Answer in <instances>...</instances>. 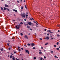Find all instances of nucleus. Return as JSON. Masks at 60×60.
I'll return each mask as SVG.
<instances>
[{"label":"nucleus","instance_id":"13d9d810","mask_svg":"<svg viewBox=\"0 0 60 60\" xmlns=\"http://www.w3.org/2000/svg\"><path fill=\"white\" fill-rule=\"evenodd\" d=\"M23 14H24V15H25V13L23 12Z\"/></svg>","mask_w":60,"mask_h":60},{"label":"nucleus","instance_id":"412c9836","mask_svg":"<svg viewBox=\"0 0 60 60\" xmlns=\"http://www.w3.org/2000/svg\"><path fill=\"white\" fill-rule=\"evenodd\" d=\"M59 44V43L58 42H57L56 43V45H58Z\"/></svg>","mask_w":60,"mask_h":60},{"label":"nucleus","instance_id":"0e129e2a","mask_svg":"<svg viewBox=\"0 0 60 60\" xmlns=\"http://www.w3.org/2000/svg\"><path fill=\"white\" fill-rule=\"evenodd\" d=\"M32 19H33V20H34V19H33V18H32Z\"/></svg>","mask_w":60,"mask_h":60},{"label":"nucleus","instance_id":"a19ab883","mask_svg":"<svg viewBox=\"0 0 60 60\" xmlns=\"http://www.w3.org/2000/svg\"><path fill=\"white\" fill-rule=\"evenodd\" d=\"M21 49H22V50H24V49H23V48H21Z\"/></svg>","mask_w":60,"mask_h":60},{"label":"nucleus","instance_id":"dca6fc26","mask_svg":"<svg viewBox=\"0 0 60 60\" xmlns=\"http://www.w3.org/2000/svg\"><path fill=\"white\" fill-rule=\"evenodd\" d=\"M47 32H51V31L49 30H47Z\"/></svg>","mask_w":60,"mask_h":60},{"label":"nucleus","instance_id":"bf43d9fd","mask_svg":"<svg viewBox=\"0 0 60 60\" xmlns=\"http://www.w3.org/2000/svg\"><path fill=\"white\" fill-rule=\"evenodd\" d=\"M36 24L37 25H38V23H36Z\"/></svg>","mask_w":60,"mask_h":60},{"label":"nucleus","instance_id":"a18cd8bd","mask_svg":"<svg viewBox=\"0 0 60 60\" xmlns=\"http://www.w3.org/2000/svg\"><path fill=\"white\" fill-rule=\"evenodd\" d=\"M44 58H46V56H44Z\"/></svg>","mask_w":60,"mask_h":60},{"label":"nucleus","instance_id":"052dcab7","mask_svg":"<svg viewBox=\"0 0 60 60\" xmlns=\"http://www.w3.org/2000/svg\"><path fill=\"white\" fill-rule=\"evenodd\" d=\"M40 40H42V38H40Z\"/></svg>","mask_w":60,"mask_h":60},{"label":"nucleus","instance_id":"4be33fe9","mask_svg":"<svg viewBox=\"0 0 60 60\" xmlns=\"http://www.w3.org/2000/svg\"><path fill=\"white\" fill-rule=\"evenodd\" d=\"M48 44V43H46L45 44V45H47Z\"/></svg>","mask_w":60,"mask_h":60},{"label":"nucleus","instance_id":"79ce46f5","mask_svg":"<svg viewBox=\"0 0 60 60\" xmlns=\"http://www.w3.org/2000/svg\"><path fill=\"white\" fill-rule=\"evenodd\" d=\"M18 49H20V48L19 46H18Z\"/></svg>","mask_w":60,"mask_h":60},{"label":"nucleus","instance_id":"69168bd1","mask_svg":"<svg viewBox=\"0 0 60 60\" xmlns=\"http://www.w3.org/2000/svg\"><path fill=\"white\" fill-rule=\"evenodd\" d=\"M13 21H15V20H13Z\"/></svg>","mask_w":60,"mask_h":60},{"label":"nucleus","instance_id":"7ed1b4c3","mask_svg":"<svg viewBox=\"0 0 60 60\" xmlns=\"http://www.w3.org/2000/svg\"><path fill=\"white\" fill-rule=\"evenodd\" d=\"M44 39H47V40H49V37H46V38H45Z\"/></svg>","mask_w":60,"mask_h":60},{"label":"nucleus","instance_id":"58836bf2","mask_svg":"<svg viewBox=\"0 0 60 60\" xmlns=\"http://www.w3.org/2000/svg\"><path fill=\"white\" fill-rule=\"evenodd\" d=\"M58 33H59L60 32V30H58Z\"/></svg>","mask_w":60,"mask_h":60},{"label":"nucleus","instance_id":"9b49d317","mask_svg":"<svg viewBox=\"0 0 60 60\" xmlns=\"http://www.w3.org/2000/svg\"><path fill=\"white\" fill-rule=\"evenodd\" d=\"M29 51L28 50H27L26 49L25 50V51L26 52V53H27V52H28Z\"/></svg>","mask_w":60,"mask_h":60},{"label":"nucleus","instance_id":"423d86ee","mask_svg":"<svg viewBox=\"0 0 60 60\" xmlns=\"http://www.w3.org/2000/svg\"><path fill=\"white\" fill-rule=\"evenodd\" d=\"M22 17H23V18H25V15H22Z\"/></svg>","mask_w":60,"mask_h":60},{"label":"nucleus","instance_id":"4d7b16f0","mask_svg":"<svg viewBox=\"0 0 60 60\" xmlns=\"http://www.w3.org/2000/svg\"><path fill=\"white\" fill-rule=\"evenodd\" d=\"M30 20H32V19H31V18H30Z\"/></svg>","mask_w":60,"mask_h":60},{"label":"nucleus","instance_id":"49530a36","mask_svg":"<svg viewBox=\"0 0 60 60\" xmlns=\"http://www.w3.org/2000/svg\"><path fill=\"white\" fill-rule=\"evenodd\" d=\"M26 17H27V16H28V15H26Z\"/></svg>","mask_w":60,"mask_h":60},{"label":"nucleus","instance_id":"6ab92c4d","mask_svg":"<svg viewBox=\"0 0 60 60\" xmlns=\"http://www.w3.org/2000/svg\"><path fill=\"white\" fill-rule=\"evenodd\" d=\"M55 58H58V57L57 56H56V55L55 56H54Z\"/></svg>","mask_w":60,"mask_h":60},{"label":"nucleus","instance_id":"72a5a7b5","mask_svg":"<svg viewBox=\"0 0 60 60\" xmlns=\"http://www.w3.org/2000/svg\"><path fill=\"white\" fill-rule=\"evenodd\" d=\"M54 47H56V45H54Z\"/></svg>","mask_w":60,"mask_h":60},{"label":"nucleus","instance_id":"aec40b11","mask_svg":"<svg viewBox=\"0 0 60 60\" xmlns=\"http://www.w3.org/2000/svg\"><path fill=\"white\" fill-rule=\"evenodd\" d=\"M27 27L28 28H30V26H27Z\"/></svg>","mask_w":60,"mask_h":60},{"label":"nucleus","instance_id":"6e6d98bb","mask_svg":"<svg viewBox=\"0 0 60 60\" xmlns=\"http://www.w3.org/2000/svg\"><path fill=\"white\" fill-rule=\"evenodd\" d=\"M44 52H45V51H46V50H44Z\"/></svg>","mask_w":60,"mask_h":60},{"label":"nucleus","instance_id":"5fc2aeb1","mask_svg":"<svg viewBox=\"0 0 60 60\" xmlns=\"http://www.w3.org/2000/svg\"><path fill=\"white\" fill-rule=\"evenodd\" d=\"M30 30H31V31H32V29H30Z\"/></svg>","mask_w":60,"mask_h":60},{"label":"nucleus","instance_id":"ddd939ff","mask_svg":"<svg viewBox=\"0 0 60 60\" xmlns=\"http://www.w3.org/2000/svg\"><path fill=\"white\" fill-rule=\"evenodd\" d=\"M39 54H42V52H39Z\"/></svg>","mask_w":60,"mask_h":60},{"label":"nucleus","instance_id":"603ef678","mask_svg":"<svg viewBox=\"0 0 60 60\" xmlns=\"http://www.w3.org/2000/svg\"><path fill=\"white\" fill-rule=\"evenodd\" d=\"M41 49H43V48L42 47H41Z\"/></svg>","mask_w":60,"mask_h":60},{"label":"nucleus","instance_id":"39448f33","mask_svg":"<svg viewBox=\"0 0 60 60\" xmlns=\"http://www.w3.org/2000/svg\"><path fill=\"white\" fill-rule=\"evenodd\" d=\"M28 25H31V24H32V23L30 22H29L28 23Z\"/></svg>","mask_w":60,"mask_h":60},{"label":"nucleus","instance_id":"f257e3e1","mask_svg":"<svg viewBox=\"0 0 60 60\" xmlns=\"http://www.w3.org/2000/svg\"><path fill=\"white\" fill-rule=\"evenodd\" d=\"M21 26V25H18L17 26H15V28L18 29H19V28Z\"/></svg>","mask_w":60,"mask_h":60},{"label":"nucleus","instance_id":"864d4df0","mask_svg":"<svg viewBox=\"0 0 60 60\" xmlns=\"http://www.w3.org/2000/svg\"><path fill=\"white\" fill-rule=\"evenodd\" d=\"M14 53L15 54H16V52H14Z\"/></svg>","mask_w":60,"mask_h":60},{"label":"nucleus","instance_id":"09e8293b","mask_svg":"<svg viewBox=\"0 0 60 60\" xmlns=\"http://www.w3.org/2000/svg\"><path fill=\"white\" fill-rule=\"evenodd\" d=\"M7 45H8V46H10V45H9V44H8Z\"/></svg>","mask_w":60,"mask_h":60},{"label":"nucleus","instance_id":"e2e57ef3","mask_svg":"<svg viewBox=\"0 0 60 60\" xmlns=\"http://www.w3.org/2000/svg\"><path fill=\"white\" fill-rule=\"evenodd\" d=\"M22 0H20V2H22Z\"/></svg>","mask_w":60,"mask_h":60},{"label":"nucleus","instance_id":"f8f14e48","mask_svg":"<svg viewBox=\"0 0 60 60\" xmlns=\"http://www.w3.org/2000/svg\"><path fill=\"white\" fill-rule=\"evenodd\" d=\"M0 50L2 52L3 51V50H4V49L3 48H2V49H0Z\"/></svg>","mask_w":60,"mask_h":60},{"label":"nucleus","instance_id":"20e7f679","mask_svg":"<svg viewBox=\"0 0 60 60\" xmlns=\"http://www.w3.org/2000/svg\"><path fill=\"white\" fill-rule=\"evenodd\" d=\"M30 45L32 47H33L34 46V44L33 43H32L30 44Z\"/></svg>","mask_w":60,"mask_h":60},{"label":"nucleus","instance_id":"cd10ccee","mask_svg":"<svg viewBox=\"0 0 60 60\" xmlns=\"http://www.w3.org/2000/svg\"><path fill=\"white\" fill-rule=\"evenodd\" d=\"M34 59L35 60V59H36V57H34Z\"/></svg>","mask_w":60,"mask_h":60},{"label":"nucleus","instance_id":"338daca9","mask_svg":"<svg viewBox=\"0 0 60 60\" xmlns=\"http://www.w3.org/2000/svg\"><path fill=\"white\" fill-rule=\"evenodd\" d=\"M12 39H14V38H12Z\"/></svg>","mask_w":60,"mask_h":60},{"label":"nucleus","instance_id":"f03ea898","mask_svg":"<svg viewBox=\"0 0 60 60\" xmlns=\"http://www.w3.org/2000/svg\"><path fill=\"white\" fill-rule=\"evenodd\" d=\"M25 38V39H28V37H27V35H25L24 36Z\"/></svg>","mask_w":60,"mask_h":60},{"label":"nucleus","instance_id":"5701e85b","mask_svg":"<svg viewBox=\"0 0 60 60\" xmlns=\"http://www.w3.org/2000/svg\"><path fill=\"white\" fill-rule=\"evenodd\" d=\"M21 9H22V10L23 9V7H21Z\"/></svg>","mask_w":60,"mask_h":60},{"label":"nucleus","instance_id":"4468645a","mask_svg":"<svg viewBox=\"0 0 60 60\" xmlns=\"http://www.w3.org/2000/svg\"><path fill=\"white\" fill-rule=\"evenodd\" d=\"M15 57H14L12 58V59L13 60H15Z\"/></svg>","mask_w":60,"mask_h":60},{"label":"nucleus","instance_id":"0eeeda50","mask_svg":"<svg viewBox=\"0 0 60 60\" xmlns=\"http://www.w3.org/2000/svg\"><path fill=\"white\" fill-rule=\"evenodd\" d=\"M13 11H15L16 12H17L18 11H17V10H16L14 9Z\"/></svg>","mask_w":60,"mask_h":60},{"label":"nucleus","instance_id":"2f4dec72","mask_svg":"<svg viewBox=\"0 0 60 60\" xmlns=\"http://www.w3.org/2000/svg\"><path fill=\"white\" fill-rule=\"evenodd\" d=\"M18 50L19 51H21V50H20V49H19V48L18 49Z\"/></svg>","mask_w":60,"mask_h":60},{"label":"nucleus","instance_id":"f704fd0d","mask_svg":"<svg viewBox=\"0 0 60 60\" xmlns=\"http://www.w3.org/2000/svg\"><path fill=\"white\" fill-rule=\"evenodd\" d=\"M17 2L18 3H19V1L17 0Z\"/></svg>","mask_w":60,"mask_h":60},{"label":"nucleus","instance_id":"393cba45","mask_svg":"<svg viewBox=\"0 0 60 60\" xmlns=\"http://www.w3.org/2000/svg\"><path fill=\"white\" fill-rule=\"evenodd\" d=\"M10 58L11 59V58H12V56H11V55L10 56Z\"/></svg>","mask_w":60,"mask_h":60},{"label":"nucleus","instance_id":"1a4fd4ad","mask_svg":"<svg viewBox=\"0 0 60 60\" xmlns=\"http://www.w3.org/2000/svg\"><path fill=\"white\" fill-rule=\"evenodd\" d=\"M31 26H34V24L33 23H31Z\"/></svg>","mask_w":60,"mask_h":60},{"label":"nucleus","instance_id":"bb28decb","mask_svg":"<svg viewBox=\"0 0 60 60\" xmlns=\"http://www.w3.org/2000/svg\"><path fill=\"white\" fill-rule=\"evenodd\" d=\"M4 10H6V8H4Z\"/></svg>","mask_w":60,"mask_h":60},{"label":"nucleus","instance_id":"c756f323","mask_svg":"<svg viewBox=\"0 0 60 60\" xmlns=\"http://www.w3.org/2000/svg\"><path fill=\"white\" fill-rule=\"evenodd\" d=\"M59 49L58 48H56V49H57V50H58Z\"/></svg>","mask_w":60,"mask_h":60},{"label":"nucleus","instance_id":"c9c22d12","mask_svg":"<svg viewBox=\"0 0 60 60\" xmlns=\"http://www.w3.org/2000/svg\"><path fill=\"white\" fill-rule=\"evenodd\" d=\"M42 59H43V58H42L41 57V58H40V60H42Z\"/></svg>","mask_w":60,"mask_h":60},{"label":"nucleus","instance_id":"c85d7f7f","mask_svg":"<svg viewBox=\"0 0 60 60\" xmlns=\"http://www.w3.org/2000/svg\"><path fill=\"white\" fill-rule=\"evenodd\" d=\"M33 49H35V47H34L33 48Z\"/></svg>","mask_w":60,"mask_h":60},{"label":"nucleus","instance_id":"c03bdc74","mask_svg":"<svg viewBox=\"0 0 60 60\" xmlns=\"http://www.w3.org/2000/svg\"><path fill=\"white\" fill-rule=\"evenodd\" d=\"M46 31V29H45V31Z\"/></svg>","mask_w":60,"mask_h":60},{"label":"nucleus","instance_id":"4c0bfd02","mask_svg":"<svg viewBox=\"0 0 60 60\" xmlns=\"http://www.w3.org/2000/svg\"><path fill=\"white\" fill-rule=\"evenodd\" d=\"M16 60H19V59H17V58H16Z\"/></svg>","mask_w":60,"mask_h":60},{"label":"nucleus","instance_id":"6e6552de","mask_svg":"<svg viewBox=\"0 0 60 60\" xmlns=\"http://www.w3.org/2000/svg\"><path fill=\"white\" fill-rule=\"evenodd\" d=\"M5 6L6 7H9V5H7L6 4L5 5Z\"/></svg>","mask_w":60,"mask_h":60},{"label":"nucleus","instance_id":"473e14b6","mask_svg":"<svg viewBox=\"0 0 60 60\" xmlns=\"http://www.w3.org/2000/svg\"><path fill=\"white\" fill-rule=\"evenodd\" d=\"M51 53H53V51H51Z\"/></svg>","mask_w":60,"mask_h":60},{"label":"nucleus","instance_id":"de8ad7c7","mask_svg":"<svg viewBox=\"0 0 60 60\" xmlns=\"http://www.w3.org/2000/svg\"><path fill=\"white\" fill-rule=\"evenodd\" d=\"M47 35H49V34L48 33L47 34Z\"/></svg>","mask_w":60,"mask_h":60},{"label":"nucleus","instance_id":"774afa93","mask_svg":"<svg viewBox=\"0 0 60 60\" xmlns=\"http://www.w3.org/2000/svg\"><path fill=\"white\" fill-rule=\"evenodd\" d=\"M26 14H28V13H27V12H26Z\"/></svg>","mask_w":60,"mask_h":60},{"label":"nucleus","instance_id":"3c124183","mask_svg":"<svg viewBox=\"0 0 60 60\" xmlns=\"http://www.w3.org/2000/svg\"><path fill=\"white\" fill-rule=\"evenodd\" d=\"M24 20L25 21H26V19H24Z\"/></svg>","mask_w":60,"mask_h":60},{"label":"nucleus","instance_id":"680f3d73","mask_svg":"<svg viewBox=\"0 0 60 60\" xmlns=\"http://www.w3.org/2000/svg\"><path fill=\"white\" fill-rule=\"evenodd\" d=\"M41 50H39V51L41 52Z\"/></svg>","mask_w":60,"mask_h":60},{"label":"nucleus","instance_id":"e433bc0d","mask_svg":"<svg viewBox=\"0 0 60 60\" xmlns=\"http://www.w3.org/2000/svg\"><path fill=\"white\" fill-rule=\"evenodd\" d=\"M25 7L26 9H27V8H26V5H25Z\"/></svg>","mask_w":60,"mask_h":60},{"label":"nucleus","instance_id":"9d476101","mask_svg":"<svg viewBox=\"0 0 60 60\" xmlns=\"http://www.w3.org/2000/svg\"><path fill=\"white\" fill-rule=\"evenodd\" d=\"M1 11H3L4 10V9L2 7H1Z\"/></svg>","mask_w":60,"mask_h":60},{"label":"nucleus","instance_id":"37998d69","mask_svg":"<svg viewBox=\"0 0 60 60\" xmlns=\"http://www.w3.org/2000/svg\"><path fill=\"white\" fill-rule=\"evenodd\" d=\"M9 50H10L11 49V48H8Z\"/></svg>","mask_w":60,"mask_h":60},{"label":"nucleus","instance_id":"a878e982","mask_svg":"<svg viewBox=\"0 0 60 60\" xmlns=\"http://www.w3.org/2000/svg\"><path fill=\"white\" fill-rule=\"evenodd\" d=\"M21 35L22 36L23 35V34L22 33H21Z\"/></svg>","mask_w":60,"mask_h":60},{"label":"nucleus","instance_id":"7c9ffc66","mask_svg":"<svg viewBox=\"0 0 60 60\" xmlns=\"http://www.w3.org/2000/svg\"><path fill=\"white\" fill-rule=\"evenodd\" d=\"M27 45L28 46H30V44H28Z\"/></svg>","mask_w":60,"mask_h":60},{"label":"nucleus","instance_id":"b1692460","mask_svg":"<svg viewBox=\"0 0 60 60\" xmlns=\"http://www.w3.org/2000/svg\"><path fill=\"white\" fill-rule=\"evenodd\" d=\"M51 33V34H53V33H54V32H50L49 33V34H50Z\"/></svg>","mask_w":60,"mask_h":60},{"label":"nucleus","instance_id":"8fccbe9b","mask_svg":"<svg viewBox=\"0 0 60 60\" xmlns=\"http://www.w3.org/2000/svg\"><path fill=\"white\" fill-rule=\"evenodd\" d=\"M24 46L25 47H27V46L26 45H24Z\"/></svg>","mask_w":60,"mask_h":60},{"label":"nucleus","instance_id":"a211bd4d","mask_svg":"<svg viewBox=\"0 0 60 60\" xmlns=\"http://www.w3.org/2000/svg\"><path fill=\"white\" fill-rule=\"evenodd\" d=\"M20 24L21 25H23V23L22 22H20Z\"/></svg>","mask_w":60,"mask_h":60},{"label":"nucleus","instance_id":"f3484780","mask_svg":"<svg viewBox=\"0 0 60 60\" xmlns=\"http://www.w3.org/2000/svg\"><path fill=\"white\" fill-rule=\"evenodd\" d=\"M6 10H7L8 11H10V9H9L8 8H6Z\"/></svg>","mask_w":60,"mask_h":60},{"label":"nucleus","instance_id":"2eb2a0df","mask_svg":"<svg viewBox=\"0 0 60 60\" xmlns=\"http://www.w3.org/2000/svg\"><path fill=\"white\" fill-rule=\"evenodd\" d=\"M56 36L57 37H59L60 36V35L57 34L56 35Z\"/></svg>","mask_w":60,"mask_h":60},{"label":"nucleus","instance_id":"ea45409f","mask_svg":"<svg viewBox=\"0 0 60 60\" xmlns=\"http://www.w3.org/2000/svg\"><path fill=\"white\" fill-rule=\"evenodd\" d=\"M27 53L28 54H30L29 52V51Z\"/></svg>","mask_w":60,"mask_h":60}]
</instances>
